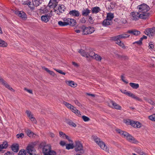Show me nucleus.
Wrapping results in <instances>:
<instances>
[{
    "mask_svg": "<svg viewBox=\"0 0 155 155\" xmlns=\"http://www.w3.org/2000/svg\"><path fill=\"white\" fill-rule=\"evenodd\" d=\"M137 9L143 18L144 20L147 19L149 18L150 14L149 12L150 8L147 4L143 3L138 5Z\"/></svg>",
    "mask_w": 155,
    "mask_h": 155,
    "instance_id": "f257e3e1",
    "label": "nucleus"
},
{
    "mask_svg": "<svg viewBox=\"0 0 155 155\" xmlns=\"http://www.w3.org/2000/svg\"><path fill=\"white\" fill-rule=\"evenodd\" d=\"M40 146L42 147V152L44 155H56L55 152L51 150V146L50 144H46L45 142H41Z\"/></svg>",
    "mask_w": 155,
    "mask_h": 155,
    "instance_id": "f03ea898",
    "label": "nucleus"
},
{
    "mask_svg": "<svg viewBox=\"0 0 155 155\" xmlns=\"http://www.w3.org/2000/svg\"><path fill=\"white\" fill-rule=\"evenodd\" d=\"M116 131L122 137L126 138L127 140L130 142L135 144H137L138 143V141L134 137L126 132L122 131L120 129H116Z\"/></svg>",
    "mask_w": 155,
    "mask_h": 155,
    "instance_id": "7ed1b4c3",
    "label": "nucleus"
},
{
    "mask_svg": "<svg viewBox=\"0 0 155 155\" xmlns=\"http://www.w3.org/2000/svg\"><path fill=\"white\" fill-rule=\"evenodd\" d=\"M92 138L101 149L107 153H110L109 147L100 138L95 136H92Z\"/></svg>",
    "mask_w": 155,
    "mask_h": 155,
    "instance_id": "20e7f679",
    "label": "nucleus"
},
{
    "mask_svg": "<svg viewBox=\"0 0 155 155\" xmlns=\"http://www.w3.org/2000/svg\"><path fill=\"white\" fill-rule=\"evenodd\" d=\"M38 142H31L28 144L26 148V151L29 155H35L36 151L34 148Z\"/></svg>",
    "mask_w": 155,
    "mask_h": 155,
    "instance_id": "39448f33",
    "label": "nucleus"
},
{
    "mask_svg": "<svg viewBox=\"0 0 155 155\" xmlns=\"http://www.w3.org/2000/svg\"><path fill=\"white\" fill-rule=\"evenodd\" d=\"M130 16L131 19L133 20L137 21L140 18L144 20V18L141 15L139 12H133L130 13Z\"/></svg>",
    "mask_w": 155,
    "mask_h": 155,
    "instance_id": "423d86ee",
    "label": "nucleus"
},
{
    "mask_svg": "<svg viewBox=\"0 0 155 155\" xmlns=\"http://www.w3.org/2000/svg\"><path fill=\"white\" fill-rule=\"evenodd\" d=\"M74 150L76 152H80L81 153H84L83 146L80 142L79 141L75 142V145H74Z\"/></svg>",
    "mask_w": 155,
    "mask_h": 155,
    "instance_id": "0eeeda50",
    "label": "nucleus"
},
{
    "mask_svg": "<svg viewBox=\"0 0 155 155\" xmlns=\"http://www.w3.org/2000/svg\"><path fill=\"white\" fill-rule=\"evenodd\" d=\"M82 29L83 35L90 34L95 31L94 28L93 27H86L83 26L82 27Z\"/></svg>",
    "mask_w": 155,
    "mask_h": 155,
    "instance_id": "6e6552de",
    "label": "nucleus"
},
{
    "mask_svg": "<svg viewBox=\"0 0 155 155\" xmlns=\"http://www.w3.org/2000/svg\"><path fill=\"white\" fill-rule=\"evenodd\" d=\"M63 21H64L66 26L69 25L73 26L77 23L76 20L72 18H64L63 19Z\"/></svg>",
    "mask_w": 155,
    "mask_h": 155,
    "instance_id": "1a4fd4ad",
    "label": "nucleus"
},
{
    "mask_svg": "<svg viewBox=\"0 0 155 155\" xmlns=\"http://www.w3.org/2000/svg\"><path fill=\"white\" fill-rule=\"evenodd\" d=\"M108 104L110 107L112 108L119 110L122 109L121 107L114 101H110L109 102Z\"/></svg>",
    "mask_w": 155,
    "mask_h": 155,
    "instance_id": "9d476101",
    "label": "nucleus"
},
{
    "mask_svg": "<svg viewBox=\"0 0 155 155\" xmlns=\"http://www.w3.org/2000/svg\"><path fill=\"white\" fill-rule=\"evenodd\" d=\"M144 33L149 37H152L155 35V28H147L144 31Z\"/></svg>",
    "mask_w": 155,
    "mask_h": 155,
    "instance_id": "9b49d317",
    "label": "nucleus"
},
{
    "mask_svg": "<svg viewBox=\"0 0 155 155\" xmlns=\"http://www.w3.org/2000/svg\"><path fill=\"white\" fill-rule=\"evenodd\" d=\"M78 51L82 56L86 58L90 57V52L84 51L82 49H78Z\"/></svg>",
    "mask_w": 155,
    "mask_h": 155,
    "instance_id": "f8f14e48",
    "label": "nucleus"
},
{
    "mask_svg": "<svg viewBox=\"0 0 155 155\" xmlns=\"http://www.w3.org/2000/svg\"><path fill=\"white\" fill-rule=\"evenodd\" d=\"M58 11L55 9H54V12L57 15H60V13H63L64 12L65 9V6L63 5L59 4L57 7Z\"/></svg>",
    "mask_w": 155,
    "mask_h": 155,
    "instance_id": "ddd939ff",
    "label": "nucleus"
},
{
    "mask_svg": "<svg viewBox=\"0 0 155 155\" xmlns=\"http://www.w3.org/2000/svg\"><path fill=\"white\" fill-rule=\"evenodd\" d=\"M0 83L2 84L9 90L12 92H14L15 91V90L1 77H0Z\"/></svg>",
    "mask_w": 155,
    "mask_h": 155,
    "instance_id": "4468645a",
    "label": "nucleus"
},
{
    "mask_svg": "<svg viewBox=\"0 0 155 155\" xmlns=\"http://www.w3.org/2000/svg\"><path fill=\"white\" fill-rule=\"evenodd\" d=\"M0 83L2 84L9 90L12 92H14L15 91V90L1 77H0Z\"/></svg>",
    "mask_w": 155,
    "mask_h": 155,
    "instance_id": "2eb2a0df",
    "label": "nucleus"
},
{
    "mask_svg": "<svg viewBox=\"0 0 155 155\" xmlns=\"http://www.w3.org/2000/svg\"><path fill=\"white\" fill-rule=\"evenodd\" d=\"M142 124L139 121L132 120L131 126L135 128H140L143 126Z\"/></svg>",
    "mask_w": 155,
    "mask_h": 155,
    "instance_id": "dca6fc26",
    "label": "nucleus"
},
{
    "mask_svg": "<svg viewBox=\"0 0 155 155\" xmlns=\"http://www.w3.org/2000/svg\"><path fill=\"white\" fill-rule=\"evenodd\" d=\"M51 16L50 14H45L41 16V20L45 23H47L49 21Z\"/></svg>",
    "mask_w": 155,
    "mask_h": 155,
    "instance_id": "f3484780",
    "label": "nucleus"
},
{
    "mask_svg": "<svg viewBox=\"0 0 155 155\" xmlns=\"http://www.w3.org/2000/svg\"><path fill=\"white\" fill-rule=\"evenodd\" d=\"M90 57L97 61H101L102 58L99 55L95 54L93 51L90 52Z\"/></svg>",
    "mask_w": 155,
    "mask_h": 155,
    "instance_id": "a211bd4d",
    "label": "nucleus"
},
{
    "mask_svg": "<svg viewBox=\"0 0 155 155\" xmlns=\"http://www.w3.org/2000/svg\"><path fill=\"white\" fill-rule=\"evenodd\" d=\"M115 5V4L114 2L109 1L106 4V7L107 9H108L110 11H111L114 8Z\"/></svg>",
    "mask_w": 155,
    "mask_h": 155,
    "instance_id": "6ab92c4d",
    "label": "nucleus"
},
{
    "mask_svg": "<svg viewBox=\"0 0 155 155\" xmlns=\"http://www.w3.org/2000/svg\"><path fill=\"white\" fill-rule=\"evenodd\" d=\"M68 15L72 17H78L80 16V14L78 11L73 10L69 12Z\"/></svg>",
    "mask_w": 155,
    "mask_h": 155,
    "instance_id": "aec40b11",
    "label": "nucleus"
},
{
    "mask_svg": "<svg viewBox=\"0 0 155 155\" xmlns=\"http://www.w3.org/2000/svg\"><path fill=\"white\" fill-rule=\"evenodd\" d=\"M57 0H50L48 6L50 8H54L58 5Z\"/></svg>",
    "mask_w": 155,
    "mask_h": 155,
    "instance_id": "412c9836",
    "label": "nucleus"
},
{
    "mask_svg": "<svg viewBox=\"0 0 155 155\" xmlns=\"http://www.w3.org/2000/svg\"><path fill=\"white\" fill-rule=\"evenodd\" d=\"M112 39L113 40L115 41V43L120 47L123 48H125V45L124 43L121 41L120 39H117V38H114L112 37Z\"/></svg>",
    "mask_w": 155,
    "mask_h": 155,
    "instance_id": "4be33fe9",
    "label": "nucleus"
},
{
    "mask_svg": "<svg viewBox=\"0 0 155 155\" xmlns=\"http://www.w3.org/2000/svg\"><path fill=\"white\" fill-rule=\"evenodd\" d=\"M11 148L13 152L17 153L19 150V145L17 143H13L12 145Z\"/></svg>",
    "mask_w": 155,
    "mask_h": 155,
    "instance_id": "5701e85b",
    "label": "nucleus"
},
{
    "mask_svg": "<svg viewBox=\"0 0 155 155\" xmlns=\"http://www.w3.org/2000/svg\"><path fill=\"white\" fill-rule=\"evenodd\" d=\"M130 36V35L126 34H123L117 35L113 37L112 38H117V39H125L127 38H128Z\"/></svg>",
    "mask_w": 155,
    "mask_h": 155,
    "instance_id": "b1692460",
    "label": "nucleus"
},
{
    "mask_svg": "<svg viewBox=\"0 0 155 155\" xmlns=\"http://www.w3.org/2000/svg\"><path fill=\"white\" fill-rule=\"evenodd\" d=\"M65 83L67 85L72 87H77L78 84L74 81H66Z\"/></svg>",
    "mask_w": 155,
    "mask_h": 155,
    "instance_id": "393cba45",
    "label": "nucleus"
},
{
    "mask_svg": "<svg viewBox=\"0 0 155 155\" xmlns=\"http://www.w3.org/2000/svg\"><path fill=\"white\" fill-rule=\"evenodd\" d=\"M26 133L28 136L29 137L37 138L38 137V135L34 134L33 132L30 130H28L26 131Z\"/></svg>",
    "mask_w": 155,
    "mask_h": 155,
    "instance_id": "a878e982",
    "label": "nucleus"
},
{
    "mask_svg": "<svg viewBox=\"0 0 155 155\" xmlns=\"http://www.w3.org/2000/svg\"><path fill=\"white\" fill-rule=\"evenodd\" d=\"M59 134L60 137L63 139H67L69 142L71 141L72 140L69 138L68 136L67 135L64 133L60 131L59 132Z\"/></svg>",
    "mask_w": 155,
    "mask_h": 155,
    "instance_id": "bb28decb",
    "label": "nucleus"
},
{
    "mask_svg": "<svg viewBox=\"0 0 155 155\" xmlns=\"http://www.w3.org/2000/svg\"><path fill=\"white\" fill-rule=\"evenodd\" d=\"M127 32L135 36L138 35L140 34V31L135 29L129 30L127 31Z\"/></svg>",
    "mask_w": 155,
    "mask_h": 155,
    "instance_id": "cd10ccee",
    "label": "nucleus"
},
{
    "mask_svg": "<svg viewBox=\"0 0 155 155\" xmlns=\"http://www.w3.org/2000/svg\"><path fill=\"white\" fill-rule=\"evenodd\" d=\"M16 12V14L21 18L25 19L26 18V15L23 11H17Z\"/></svg>",
    "mask_w": 155,
    "mask_h": 155,
    "instance_id": "c85d7f7f",
    "label": "nucleus"
},
{
    "mask_svg": "<svg viewBox=\"0 0 155 155\" xmlns=\"http://www.w3.org/2000/svg\"><path fill=\"white\" fill-rule=\"evenodd\" d=\"M73 112L78 115L80 116L81 115L80 112L78 110L77 108L73 106H72L71 108L70 109Z\"/></svg>",
    "mask_w": 155,
    "mask_h": 155,
    "instance_id": "c756f323",
    "label": "nucleus"
},
{
    "mask_svg": "<svg viewBox=\"0 0 155 155\" xmlns=\"http://www.w3.org/2000/svg\"><path fill=\"white\" fill-rule=\"evenodd\" d=\"M91 12V10L88 8L84 9L82 12V15L85 16H87L89 15Z\"/></svg>",
    "mask_w": 155,
    "mask_h": 155,
    "instance_id": "7c9ffc66",
    "label": "nucleus"
},
{
    "mask_svg": "<svg viewBox=\"0 0 155 155\" xmlns=\"http://www.w3.org/2000/svg\"><path fill=\"white\" fill-rule=\"evenodd\" d=\"M32 3L34 6H37L43 2V0H32Z\"/></svg>",
    "mask_w": 155,
    "mask_h": 155,
    "instance_id": "2f4dec72",
    "label": "nucleus"
},
{
    "mask_svg": "<svg viewBox=\"0 0 155 155\" xmlns=\"http://www.w3.org/2000/svg\"><path fill=\"white\" fill-rule=\"evenodd\" d=\"M8 146V143L6 141L4 142L2 144H0V151L2 149H6Z\"/></svg>",
    "mask_w": 155,
    "mask_h": 155,
    "instance_id": "473e14b6",
    "label": "nucleus"
},
{
    "mask_svg": "<svg viewBox=\"0 0 155 155\" xmlns=\"http://www.w3.org/2000/svg\"><path fill=\"white\" fill-rule=\"evenodd\" d=\"M71 143L69 144H67L66 145V148L67 150H70L73 149L74 147V145L73 141H70Z\"/></svg>",
    "mask_w": 155,
    "mask_h": 155,
    "instance_id": "72a5a7b5",
    "label": "nucleus"
},
{
    "mask_svg": "<svg viewBox=\"0 0 155 155\" xmlns=\"http://www.w3.org/2000/svg\"><path fill=\"white\" fill-rule=\"evenodd\" d=\"M101 9L98 7H95L93 8L92 9V12L93 14H96L99 12Z\"/></svg>",
    "mask_w": 155,
    "mask_h": 155,
    "instance_id": "f704fd0d",
    "label": "nucleus"
},
{
    "mask_svg": "<svg viewBox=\"0 0 155 155\" xmlns=\"http://www.w3.org/2000/svg\"><path fill=\"white\" fill-rule=\"evenodd\" d=\"M111 23V21L106 18L104 20L102 24L103 26H106L110 25Z\"/></svg>",
    "mask_w": 155,
    "mask_h": 155,
    "instance_id": "c9c22d12",
    "label": "nucleus"
},
{
    "mask_svg": "<svg viewBox=\"0 0 155 155\" xmlns=\"http://www.w3.org/2000/svg\"><path fill=\"white\" fill-rule=\"evenodd\" d=\"M129 85L132 88L135 89H137L139 86L138 84L134 83H129Z\"/></svg>",
    "mask_w": 155,
    "mask_h": 155,
    "instance_id": "e433bc0d",
    "label": "nucleus"
},
{
    "mask_svg": "<svg viewBox=\"0 0 155 155\" xmlns=\"http://www.w3.org/2000/svg\"><path fill=\"white\" fill-rule=\"evenodd\" d=\"M8 46V44L5 41L0 38V47H6Z\"/></svg>",
    "mask_w": 155,
    "mask_h": 155,
    "instance_id": "4c0bfd02",
    "label": "nucleus"
},
{
    "mask_svg": "<svg viewBox=\"0 0 155 155\" xmlns=\"http://www.w3.org/2000/svg\"><path fill=\"white\" fill-rule=\"evenodd\" d=\"M114 17V14L111 13H109L107 14L106 18L111 21L112 20Z\"/></svg>",
    "mask_w": 155,
    "mask_h": 155,
    "instance_id": "58836bf2",
    "label": "nucleus"
},
{
    "mask_svg": "<svg viewBox=\"0 0 155 155\" xmlns=\"http://www.w3.org/2000/svg\"><path fill=\"white\" fill-rule=\"evenodd\" d=\"M26 113L29 119L34 117L33 115L32 114L31 112L29 110H27L26 111Z\"/></svg>",
    "mask_w": 155,
    "mask_h": 155,
    "instance_id": "ea45409f",
    "label": "nucleus"
},
{
    "mask_svg": "<svg viewBox=\"0 0 155 155\" xmlns=\"http://www.w3.org/2000/svg\"><path fill=\"white\" fill-rule=\"evenodd\" d=\"M148 44V48L149 49L152 50V51L153 50L155 51V48H154V45L153 42H150Z\"/></svg>",
    "mask_w": 155,
    "mask_h": 155,
    "instance_id": "a19ab883",
    "label": "nucleus"
},
{
    "mask_svg": "<svg viewBox=\"0 0 155 155\" xmlns=\"http://www.w3.org/2000/svg\"><path fill=\"white\" fill-rule=\"evenodd\" d=\"M63 104L67 108L70 110L71 108V107L73 106V105H71V104L65 101L63 102Z\"/></svg>",
    "mask_w": 155,
    "mask_h": 155,
    "instance_id": "79ce46f5",
    "label": "nucleus"
},
{
    "mask_svg": "<svg viewBox=\"0 0 155 155\" xmlns=\"http://www.w3.org/2000/svg\"><path fill=\"white\" fill-rule=\"evenodd\" d=\"M26 152L24 149L21 150L18 152V155H26Z\"/></svg>",
    "mask_w": 155,
    "mask_h": 155,
    "instance_id": "37998d69",
    "label": "nucleus"
},
{
    "mask_svg": "<svg viewBox=\"0 0 155 155\" xmlns=\"http://www.w3.org/2000/svg\"><path fill=\"white\" fill-rule=\"evenodd\" d=\"M67 124L71 126H72L73 127H75L77 126V125L76 124L74 123L71 120L68 121L67 122Z\"/></svg>",
    "mask_w": 155,
    "mask_h": 155,
    "instance_id": "c03bdc74",
    "label": "nucleus"
},
{
    "mask_svg": "<svg viewBox=\"0 0 155 155\" xmlns=\"http://www.w3.org/2000/svg\"><path fill=\"white\" fill-rule=\"evenodd\" d=\"M40 10L44 13H47L48 12L47 7L45 6H44L43 7H41V8Z\"/></svg>",
    "mask_w": 155,
    "mask_h": 155,
    "instance_id": "a18cd8bd",
    "label": "nucleus"
},
{
    "mask_svg": "<svg viewBox=\"0 0 155 155\" xmlns=\"http://www.w3.org/2000/svg\"><path fill=\"white\" fill-rule=\"evenodd\" d=\"M132 120H131L129 119H126L124 120V123L127 125H130L131 126V123H132Z\"/></svg>",
    "mask_w": 155,
    "mask_h": 155,
    "instance_id": "49530a36",
    "label": "nucleus"
},
{
    "mask_svg": "<svg viewBox=\"0 0 155 155\" xmlns=\"http://www.w3.org/2000/svg\"><path fill=\"white\" fill-rule=\"evenodd\" d=\"M82 118L83 120L85 122H87L90 120V119L88 117L85 115L82 116Z\"/></svg>",
    "mask_w": 155,
    "mask_h": 155,
    "instance_id": "de8ad7c7",
    "label": "nucleus"
},
{
    "mask_svg": "<svg viewBox=\"0 0 155 155\" xmlns=\"http://www.w3.org/2000/svg\"><path fill=\"white\" fill-rule=\"evenodd\" d=\"M149 118L151 121H155V114H153L149 116Z\"/></svg>",
    "mask_w": 155,
    "mask_h": 155,
    "instance_id": "09e8293b",
    "label": "nucleus"
},
{
    "mask_svg": "<svg viewBox=\"0 0 155 155\" xmlns=\"http://www.w3.org/2000/svg\"><path fill=\"white\" fill-rule=\"evenodd\" d=\"M24 136V135L23 133L18 134L16 135L17 138L18 139H22Z\"/></svg>",
    "mask_w": 155,
    "mask_h": 155,
    "instance_id": "8fccbe9b",
    "label": "nucleus"
},
{
    "mask_svg": "<svg viewBox=\"0 0 155 155\" xmlns=\"http://www.w3.org/2000/svg\"><path fill=\"white\" fill-rule=\"evenodd\" d=\"M74 103L79 107L82 108L83 106L77 100H75L74 101Z\"/></svg>",
    "mask_w": 155,
    "mask_h": 155,
    "instance_id": "3c124183",
    "label": "nucleus"
},
{
    "mask_svg": "<svg viewBox=\"0 0 155 155\" xmlns=\"http://www.w3.org/2000/svg\"><path fill=\"white\" fill-rule=\"evenodd\" d=\"M24 90L30 94H33L32 90L30 89H28L27 88H25Z\"/></svg>",
    "mask_w": 155,
    "mask_h": 155,
    "instance_id": "603ef678",
    "label": "nucleus"
},
{
    "mask_svg": "<svg viewBox=\"0 0 155 155\" xmlns=\"http://www.w3.org/2000/svg\"><path fill=\"white\" fill-rule=\"evenodd\" d=\"M58 23L59 25L61 26H66L65 24V22L64 21H59L58 22Z\"/></svg>",
    "mask_w": 155,
    "mask_h": 155,
    "instance_id": "864d4df0",
    "label": "nucleus"
},
{
    "mask_svg": "<svg viewBox=\"0 0 155 155\" xmlns=\"http://www.w3.org/2000/svg\"><path fill=\"white\" fill-rule=\"evenodd\" d=\"M125 94L127 96L132 97L134 94L129 91H127L125 93Z\"/></svg>",
    "mask_w": 155,
    "mask_h": 155,
    "instance_id": "5fc2aeb1",
    "label": "nucleus"
},
{
    "mask_svg": "<svg viewBox=\"0 0 155 155\" xmlns=\"http://www.w3.org/2000/svg\"><path fill=\"white\" fill-rule=\"evenodd\" d=\"M54 69V70H55L57 72H58L59 73L61 74H62L63 75H65V74H66V73H64V72H63V71L61 70H59V69Z\"/></svg>",
    "mask_w": 155,
    "mask_h": 155,
    "instance_id": "6e6d98bb",
    "label": "nucleus"
},
{
    "mask_svg": "<svg viewBox=\"0 0 155 155\" xmlns=\"http://www.w3.org/2000/svg\"><path fill=\"white\" fill-rule=\"evenodd\" d=\"M54 69V70H55L57 72H58L59 73L61 74H62L63 75H65V74H66V73H64V72H63V71L61 70H59V69Z\"/></svg>",
    "mask_w": 155,
    "mask_h": 155,
    "instance_id": "4d7b16f0",
    "label": "nucleus"
},
{
    "mask_svg": "<svg viewBox=\"0 0 155 155\" xmlns=\"http://www.w3.org/2000/svg\"><path fill=\"white\" fill-rule=\"evenodd\" d=\"M135 150L140 155H143V154H141L142 152L143 151L140 148L136 149Z\"/></svg>",
    "mask_w": 155,
    "mask_h": 155,
    "instance_id": "13d9d810",
    "label": "nucleus"
},
{
    "mask_svg": "<svg viewBox=\"0 0 155 155\" xmlns=\"http://www.w3.org/2000/svg\"><path fill=\"white\" fill-rule=\"evenodd\" d=\"M88 21L91 24H93L94 23V20L91 16H89V17Z\"/></svg>",
    "mask_w": 155,
    "mask_h": 155,
    "instance_id": "bf43d9fd",
    "label": "nucleus"
},
{
    "mask_svg": "<svg viewBox=\"0 0 155 155\" xmlns=\"http://www.w3.org/2000/svg\"><path fill=\"white\" fill-rule=\"evenodd\" d=\"M30 120H31V121L33 123H34L35 124H37V120L34 117H33L32 118H31Z\"/></svg>",
    "mask_w": 155,
    "mask_h": 155,
    "instance_id": "052dcab7",
    "label": "nucleus"
},
{
    "mask_svg": "<svg viewBox=\"0 0 155 155\" xmlns=\"http://www.w3.org/2000/svg\"><path fill=\"white\" fill-rule=\"evenodd\" d=\"M132 98L134 99H135L136 100L139 101H141L142 100L139 97L137 96H136L134 94V95L133 96Z\"/></svg>",
    "mask_w": 155,
    "mask_h": 155,
    "instance_id": "680f3d73",
    "label": "nucleus"
},
{
    "mask_svg": "<svg viewBox=\"0 0 155 155\" xmlns=\"http://www.w3.org/2000/svg\"><path fill=\"white\" fill-rule=\"evenodd\" d=\"M121 78L122 80L126 84L128 83V82L126 81L125 79V77L123 75H122L121 76Z\"/></svg>",
    "mask_w": 155,
    "mask_h": 155,
    "instance_id": "e2e57ef3",
    "label": "nucleus"
},
{
    "mask_svg": "<svg viewBox=\"0 0 155 155\" xmlns=\"http://www.w3.org/2000/svg\"><path fill=\"white\" fill-rule=\"evenodd\" d=\"M24 4L25 5H27L28 6H30L31 4V2L30 1L28 0L26 2H24Z\"/></svg>",
    "mask_w": 155,
    "mask_h": 155,
    "instance_id": "0e129e2a",
    "label": "nucleus"
},
{
    "mask_svg": "<svg viewBox=\"0 0 155 155\" xmlns=\"http://www.w3.org/2000/svg\"><path fill=\"white\" fill-rule=\"evenodd\" d=\"M86 20L84 18H81L80 20V21L82 23H85L86 22Z\"/></svg>",
    "mask_w": 155,
    "mask_h": 155,
    "instance_id": "69168bd1",
    "label": "nucleus"
},
{
    "mask_svg": "<svg viewBox=\"0 0 155 155\" xmlns=\"http://www.w3.org/2000/svg\"><path fill=\"white\" fill-rule=\"evenodd\" d=\"M60 144L61 146H64V145H66L65 142L64 141H61Z\"/></svg>",
    "mask_w": 155,
    "mask_h": 155,
    "instance_id": "338daca9",
    "label": "nucleus"
},
{
    "mask_svg": "<svg viewBox=\"0 0 155 155\" xmlns=\"http://www.w3.org/2000/svg\"><path fill=\"white\" fill-rule=\"evenodd\" d=\"M12 152L7 151L5 153L4 155H12Z\"/></svg>",
    "mask_w": 155,
    "mask_h": 155,
    "instance_id": "774afa93",
    "label": "nucleus"
}]
</instances>
